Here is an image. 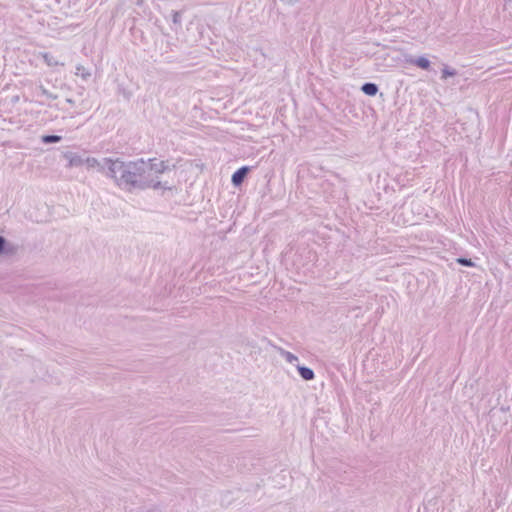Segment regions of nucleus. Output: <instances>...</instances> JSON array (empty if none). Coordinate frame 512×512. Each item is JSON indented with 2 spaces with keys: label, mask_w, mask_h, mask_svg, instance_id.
<instances>
[{
  "label": "nucleus",
  "mask_w": 512,
  "mask_h": 512,
  "mask_svg": "<svg viewBox=\"0 0 512 512\" xmlns=\"http://www.w3.org/2000/svg\"><path fill=\"white\" fill-rule=\"evenodd\" d=\"M505 1V5H511L512 6V0H504Z\"/></svg>",
  "instance_id": "18"
},
{
  "label": "nucleus",
  "mask_w": 512,
  "mask_h": 512,
  "mask_svg": "<svg viewBox=\"0 0 512 512\" xmlns=\"http://www.w3.org/2000/svg\"><path fill=\"white\" fill-rule=\"evenodd\" d=\"M457 262L461 265H465V266H473V262L471 261V259H467V258H458L457 259Z\"/></svg>",
  "instance_id": "15"
},
{
  "label": "nucleus",
  "mask_w": 512,
  "mask_h": 512,
  "mask_svg": "<svg viewBox=\"0 0 512 512\" xmlns=\"http://www.w3.org/2000/svg\"><path fill=\"white\" fill-rule=\"evenodd\" d=\"M286 3L288 4H294L296 3L298 0H284Z\"/></svg>",
  "instance_id": "17"
},
{
  "label": "nucleus",
  "mask_w": 512,
  "mask_h": 512,
  "mask_svg": "<svg viewBox=\"0 0 512 512\" xmlns=\"http://www.w3.org/2000/svg\"><path fill=\"white\" fill-rule=\"evenodd\" d=\"M172 21H173V23H175V24H180V23H181V15H180V12H178V11H174V12H173V15H172Z\"/></svg>",
  "instance_id": "16"
},
{
  "label": "nucleus",
  "mask_w": 512,
  "mask_h": 512,
  "mask_svg": "<svg viewBox=\"0 0 512 512\" xmlns=\"http://www.w3.org/2000/svg\"><path fill=\"white\" fill-rule=\"evenodd\" d=\"M63 157L68 161L67 167H79L84 164V158L74 152L67 151L63 153Z\"/></svg>",
  "instance_id": "3"
},
{
  "label": "nucleus",
  "mask_w": 512,
  "mask_h": 512,
  "mask_svg": "<svg viewBox=\"0 0 512 512\" xmlns=\"http://www.w3.org/2000/svg\"><path fill=\"white\" fill-rule=\"evenodd\" d=\"M40 55L43 58L44 62L50 67H54V66H58V65L64 66L63 62L56 60L50 53L42 52V53H40Z\"/></svg>",
  "instance_id": "8"
},
{
  "label": "nucleus",
  "mask_w": 512,
  "mask_h": 512,
  "mask_svg": "<svg viewBox=\"0 0 512 512\" xmlns=\"http://www.w3.org/2000/svg\"><path fill=\"white\" fill-rule=\"evenodd\" d=\"M115 161V158L105 157L101 160H98L94 157H87L84 159V164H86L88 169L97 168L100 173L110 179V172L108 162Z\"/></svg>",
  "instance_id": "2"
},
{
  "label": "nucleus",
  "mask_w": 512,
  "mask_h": 512,
  "mask_svg": "<svg viewBox=\"0 0 512 512\" xmlns=\"http://www.w3.org/2000/svg\"><path fill=\"white\" fill-rule=\"evenodd\" d=\"M408 62L424 70H428L430 68V61L423 56L418 58H411L408 60Z\"/></svg>",
  "instance_id": "5"
},
{
  "label": "nucleus",
  "mask_w": 512,
  "mask_h": 512,
  "mask_svg": "<svg viewBox=\"0 0 512 512\" xmlns=\"http://www.w3.org/2000/svg\"><path fill=\"white\" fill-rule=\"evenodd\" d=\"M16 252V247L11 244H7L4 237L0 236V253L12 255Z\"/></svg>",
  "instance_id": "7"
},
{
  "label": "nucleus",
  "mask_w": 512,
  "mask_h": 512,
  "mask_svg": "<svg viewBox=\"0 0 512 512\" xmlns=\"http://www.w3.org/2000/svg\"><path fill=\"white\" fill-rule=\"evenodd\" d=\"M457 74L456 70L453 69V68H450L448 66H444V68L442 69V76L441 78L443 80H446L448 77H453Z\"/></svg>",
  "instance_id": "13"
},
{
  "label": "nucleus",
  "mask_w": 512,
  "mask_h": 512,
  "mask_svg": "<svg viewBox=\"0 0 512 512\" xmlns=\"http://www.w3.org/2000/svg\"><path fill=\"white\" fill-rule=\"evenodd\" d=\"M61 136H58V135H44L42 136L41 138V141L45 144H49V143H58L61 141Z\"/></svg>",
  "instance_id": "12"
},
{
  "label": "nucleus",
  "mask_w": 512,
  "mask_h": 512,
  "mask_svg": "<svg viewBox=\"0 0 512 512\" xmlns=\"http://www.w3.org/2000/svg\"><path fill=\"white\" fill-rule=\"evenodd\" d=\"M75 74L80 76L83 80H87L91 76L90 71L80 64L76 66Z\"/></svg>",
  "instance_id": "11"
},
{
  "label": "nucleus",
  "mask_w": 512,
  "mask_h": 512,
  "mask_svg": "<svg viewBox=\"0 0 512 512\" xmlns=\"http://www.w3.org/2000/svg\"><path fill=\"white\" fill-rule=\"evenodd\" d=\"M110 179L121 190L127 192L144 191L147 189H171L167 183L159 180V175L169 169L165 161L157 162L156 159H137L124 161L115 158V161L108 162Z\"/></svg>",
  "instance_id": "1"
},
{
  "label": "nucleus",
  "mask_w": 512,
  "mask_h": 512,
  "mask_svg": "<svg viewBox=\"0 0 512 512\" xmlns=\"http://www.w3.org/2000/svg\"><path fill=\"white\" fill-rule=\"evenodd\" d=\"M39 90L42 95L46 96L49 99H57V95L49 92L42 84L39 85Z\"/></svg>",
  "instance_id": "14"
},
{
  "label": "nucleus",
  "mask_w": 512,
  "mask_h": 512,
  "mask_svg": "<svg viewBox=\"0 0 512 512\" xmlns=\"http://www.w3.org/2000/svg\"><path fill=\"white\" fill-rule=\"evenodd\" d=\"M248 167H241L232 175V183L237 186L240 185L248 173Z\"/></svg>",
  "instance_id": "4"
},
{
  "label": "nucleus",
  "mask_w": 512,
  "mask_h": 512,
  "mask_svg": "<svg viewBox=\"0 0 512 512\" xmlns=\"http://www.w3.org/2000/svg\"><path fill=\"white\" fill-rule=\"evenodd\" d=\"M361 90L369 96H374L378 92V86L374 83H365L362 85Z\"/></svg>",
  "instance_id": "10"
},
{
  "label": "nucleus",
  "mask_w": 512,
  "mask_h": 512,
  "mask_svg": "<svg viewBox=\"0 0 512 512\" xmlns=\"http://www.w3.org/2000/svg\"><path fill=\"white\" fill-rule=\"evenodd\" d=\"M297 370L300 374V376L306 380V381H310V380H313L314 377H315V374L313 372L312 369L308 368V367H305V366H300V365H297Z\"/></svg>",
  "instance_id": "6"
},
{
  "label": "nucleus",
  "mask_w": 512,
  "mask_h": 512,
  "mask_svg": "<svg viewBox=\"0 0 512 512\" xmlns=\"http://www.w3.org/2000/svg\"><path fill=\"white\" fill-rule=\"evenodd\" d=\"M66 101L69 103V104H74V101L70 98L66 99Z\"/></svg>",
  "instance_id": "19"
},
{
  "label": "nucleus",
  "mask_w": 512,
  "mask_h": 512,
  "mask_svg": "<svg viewBox=\"0 0 512 512\" xmlns=\"http://www.w3.org/2000/svg\"><path fill=\"white\" fill-rule=\"evenodd\" d=\"M279 354L280 356L285 359L286 362L289 364L294 365L296 362H298V357L294 355L293 353L284 350L283 348H279Z\"/></svg>",
  "instance_id": "9"
}]
</instances>
